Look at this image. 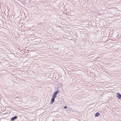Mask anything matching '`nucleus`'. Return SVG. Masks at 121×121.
<instances>
[{
	"label": "nucleus",
	"instance_id": "1",
	"mask_svg": "<svg viewBox=\"0 0 121 121\" xmlns=\"http://www.w3.org/2000/svg\"><path fill=\"white\" fill-rule=\"evenodd\" d=\"M59 92L58 91H56L53 95L52 97L55 98L56 96V95Z\"/></svg>",
	"mask_w": 121,
	"mask_h": 121
},
{
	"label": "nucleus",
	"instance_id": "2",
	"mask_svg": "<svg viewBox=\"0 0 121 121\" xmlns=\"http://www.w3.org/2000/svg\"><path fill=\"white\" fill-rule=\"evenodd\" d=\"M117 97L118 99H120L121 98V95L119 93H117Z\"/></svg>",
	"mask_w": 121,
	"mask_h": 121
},
{
	"label": "nucleus",
	"instance_id": "3",
	"mask_svg": "<svg viewBox=\"0 0 121 121\" xmlns=\"http://www.w3.org/2000/svg\"><path fill=\"white\" fill-rule=\"evenodd\" d=\"M17 118V117L16 116H15L14 117H12L11 118V121H13Z\"/></svg>",
	"mask_w": 121,
	"mask_h": 121
},
{
	"label": "nucleus",
	"instance_id": "4",
	"mask_svg": "<svg viewBox=\"0 0 121 121\" xmlns=\"http://www.w3.org/2000/svg\"><path fill=\"white\" fill-rule=\"evenodd\" d=\"M55 98H54L53 97H52V98L51 100V104H52L54 101Z\"/></svg>",
	"mask_w": 121,
	"mask_h": 121
},
{
	"label": "nucleus",
	"instance_id": "5",
	"mask_svg": "<svg viewBox=\"0 0 121 121\" xmlns=\"http://www.w3.org/2000/svg\"><path fill=\"white\" fill-rule=\"evenodd\" d=\"M99 113L97 112L95 114V117H97L99 116Z\"/></svg>",
	"mask_w": 121,
	"mask_h": 121
},
{
	"label": "nucleus",
	"instance_id": "6",
	"mask_svg": "<svg viewBox=\"0 0 121 121\" xmlns=\"http://www.w3.org/2000/svg\"><path fill=\"white\" fill-rule=\"evenodd\" d=\"M64 108L66 109L67 108V107L66 106H65L64 107Z\"/></svg>",
	"mask_w": 121,
	"mask_h": 121
}]
</instances>
